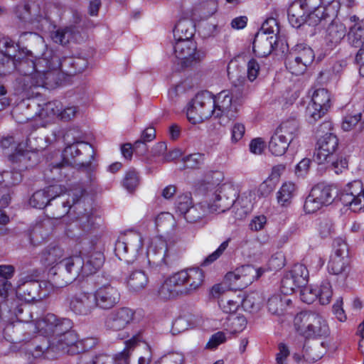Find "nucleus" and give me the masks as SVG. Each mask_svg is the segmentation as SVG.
<instances>
[{"label": "nucleus", "instance_id": "nucleus-18", "mask_svg": "<svg viewBox=\"0 0 364 364\" xmlns=\"http://www.w3.org/2000/svg\"><path fill=\"white\" fill-rule=\"evenodd\" d=\"M235 94L228 90H223L218 94L214 98V113L215 117L226 115L229 118L235 117L237 108L236 102H232Z\"/></svg>", "mask_w": 364, "mask_h": 364}, {"label": "nucleus", "instance_id": "nucleus-37", "mask_svg": "<svg viewBox=\"0 0 364 364\" xmlns=\"http://www.w3.org/2000/svg\"><path fill=\"white\" fill-rule=\"evenodd\" d=\"M174 39L182 41H193L195 26L188 19H181L178 21L173 31Z\"/></svg>", "mask_w": 364, "mask_h": 364}, {"label": "nucleus", "instance_id": "nucleus-51", "mask_svg": "<svg viewBox=\"0 0 364 364\" xmlns=\"http://www.w3.org/2000/svg\"><path fill=\"white\" fill-rule=\"evenodd\" d=\"M324 164L326 165V168L333 170L336 174H338L348 168V160L343 156L335 155V158L326 160Z\"/></svg>", "mask_w": 364, "mask_h": 364}, {"label": "nucleus", "instance_id": "nucleus-3", "mask_svg": "<svg viewBox=\"0 0 364 364\" xmlns=\"http://www.w3.org/2000/svg\"><path fill=\"white\" fill-rule=\"evenodd\" d=\"M299 132V122L294 119L283 122L272 135L268 148L272 154L284 155Z\"/></svg>", "mask_w": 364, "mask_h": 364}, {"label": "nucleus", "instance_id": "nucleus-50", "mask_svg": "<svg viewBox=\"0 0 364 364\" xmlns=\"http://www.w3.org/2000/svg\"><path fill=\"white\" fill-rule=\"evenodd\" d=\"M341 200L345 205H349L353 212L364 209V200L360 202V198H355L345 191L341 195Z\"/></svg>", "mask_w": 364, "mask_h": 364}, {"label": "nucleus", "instance_id": "nucleus-38", "mask_svg": "<svg viewBox=\"0 0 364 364\" xmlns=\"http://www.w3.org/2000/svg\"><path fill=\"white\" fill-rule=\"evenodd\" d=\"M311 191L323 205L331 204L337 194L336 189L332 186L323 183H318L314 186L311 188Z\"/></svg>", "mask_w": 364, "mask_h": 364}, {"label": "nucleus", "instance_id": "nucleus-1", "mask_svg": "<svg viewBox=\"0 0 364 364\" xmlns=\"http://www.w3.org/2000/svg\"><path fill=\"white\" fill-rule=\"evenodd\" d=\"M18 70L25 76L24 81L31 82V86L53 87L61 80V71L59 68H53L48 53L36 60H22Z\"/></svg>", "mask_w": 364, "mask_h": 364}, {"label": "nucleus", "instance_id": "nucleus-39", "mask_svg": "<svg viewBox=\"0 0 364 364\" xmlns=\"http://www.w3.org/2000/svg\"><path fill=\"white\" fill-rule=\"evenodd\" d=\"M328 11V8L321 6L308 11L305 23L311 26H315L318 24L324 26L329 21H331V17L333 16L330 15Z\"/></svg>", "mask_w": 364, "mask_h": 364}, {"label": "nucleus", "instance_id": "nucleus-7", "mask_svg": "<svg viewBox=\"0 0 364 364\" xmlns=\"http://www.w3.org/2000/svg\"><path fill=\"white\" fill-rule=\"evenodd\" d=\"M264 271L252 265H244L234 272H228L225 276V282L233 290H242L250 285L255 279L261 277Z\"/></svg>", "mask_w": 364, "mask_h": 364}, {"label": "nucleus", "instance_id": "nucleus-43", "mask_svg": "<svg viewBox=\"0 0 364 364\" xmlns=\"http://www.w3.org/2000/svg\"><path fill=\"white\" fill-rule=\"evenodd\" d=\"M49 57L52 59V65L53 68H59L62 73L68 75H73V62L74 57H63L48 53Z\"/></svg>", "mask_w": 364, "mask_h": 364}, {"label": "nucleus", "instance_id": "nucleus-32", "mask_svg": "<svg viewBox=\"0 0 364 364\" xmlns=\"http://www.w3.org/2000/svg\"><path fill=\"white\" fill-rule=\"evenodd\" d=\"M252 208L253 203L252 201V194L250 192L242 193L237 199L236 197L235 198L233 210L236 218L242 219L245 218L252 211Z\"/></svg>", "mask_w": 364, "mask_h": 364}, {"label": "nucleus", "instance_id": "nucleus-12", "mask_svg": "<svg viewBox=\"0 0 364 364\" xmlns=\"http://www.w3.org/2000/svg\"><path fill=\"white\" fill-rule=\"evenodd\" d=\"M57 264L60 268L64 269L66 272V275L65 279H63V282H60L58 284L60 286L68 285L72 283L80 274L85 275V259L80 254L65 257Z\"/></svg>", "mask_w": 364, "mask_h": 364}, {"label": "nucleus", "instance_id": "nucleus-36", "mask_svg": "<svg viewBox=\"0 0 364 364\" xmlns=\"http://www.w3.org/2000/svg\"><path fill=\"white\" fill-rule=\"evenodd\" d=\"M325 352L323 342H306L303 347L302 356L306 362H316L323 357Z\"/></svg>", "mask_w": 364, "mask_h": 364}, {"label": "nucleus", "instance_id": "nucleus-57", "mask_svg": "<svg viewBox=\"0 0 364 364\" xmlns=\"http://www.w3.org/2000/svg\"><path fill=\"white\" fill-rule=\"evenodd\" d=\"M323 206V205L322 203L318 198H316L314 193L311 191L309 196L306 197L304 205V210L306 213H314Z\"/></svg>", "mask_w": 364, "mask_h": 364}, {"label": "nucleus", "instance_id": "nucleus-62", "mask_svg": "<svg viewBox=\"0 0 364 364\" xmlns=\"http://www.w3.org/2000/svg\"><path fill=\"white\" fill-rule=\"evenodd\" d=\"M192 198L190 193H186L179 196L176 202L177 210L183 215V214L192 206Z\"/></svg>", "mask_w": 364, "mask_h": 364}, {"label": "nucleus", "instance_id": "nucleus-49", "mask_svg": "<svg viewBox=\"0 0 364 364\" xmlns=\"http://www.w3.org/2000/svg\"><path fill=\"white\" fill-rule=\"evenodd\" d=\"M30 205L36 208L43 209L47 205H51L45 189L36 191L29 200Z\"/></svg>", "mask_w": 364, "mask_h": 364}, {"label": "nucleus", "instance_id": "nucleus-23", "mask_svg": "<svg viewBox=\"0 0 364 364\" xmlns=\"http://www.w3.org/2000/svg\"><path fill=\"white\" fill-rule=\"evenodd\" d=\"M31 153L27 149L26 150H21L18 148L15 153L9 156L10 161L14 164V170L12 175L14 176V181L13 184H16L21 181V171L27 169L30 164L31 159Z\"/></svg>", "mask_w": 364, "mask_h": 364}, {"label": "nucleus", "instance_id": "nucleus-8", "mask_svg": "<svg viewBox=\"0 0 364 364\" xmlns=\"http://www.w3.org/2000/svg\"><path fill=\"white\" fill-rule=\"evenodd\" d=\"M81 155L87 156V160H82L80 167L88 173L90 181L92 183L95 181V177L92 174L94 166L92 164V161L95 156V150L92 146L87 142L77 141L73 144L68 145L63 151L65 158L70 156L72 159H75Z\"/></svg>", "mask_w": 364, "mask_h": 364}, {"label": "nucleus", "instance_id": "nucleus-24", "mask_svg": "<svg viewBox=\"0 0 364 364\" xmlns=\"http://www.w3.org/2000/svg\"><path fill=\"white\" fill-rule=\"evenodd\" d=\"M176 273L167 278L158 290L159 297L164 301L173 299L180 296H185L181 289Z\"/></svg>", "mask_w": 364, "mask_h": 364}, {"label": "nucleus", "instance_id": "nucleus-56", "mask_svg": "<svg viewBox=\"0 0 364 364\" xmlns=\"http://www.w3.org/2000/svg\"><path fill=\"white\" fill-rule=\"evenodd\" d=\"M318 298L322 305L328 304L333 295L331 285L328 281L323 282L317 290Z\"/></svg>", "mask_w": 364, "mask_h": 364}, {"label": "nucleus", "instance_id": "nucleus-31", "mask_svg": "<svg viewBox=\"0 0 364 364\" xmlns=\"http://www.w3.org/2000/svg\"><path fill=\"white\" fill-rule=\"evenodd\" d=\"M329 22L331 23L326 29V39L332 45H337L347 36L346 22H337L333 19V16Z\"/></svg>", "mask_w": 364, "mask_h": 364}, {"label": "nucleus", "instance_id": "nucleus-54", "mask_svg": "<svg viewBox=\"0 0 364 364\" xmlns=\"http://www.w3.org/2000/svg\"><path fill=\"white\" fill-rule=\"evenodd\" d=\"M122 184L128 191H133L139 184L138 173L134 169H129L124 176Z\"/></svg>", "mask_w": 364, "mask_h": 364}, {"label": "nucleus", "instance_id": "nucleus-55", "mask_svg": "<svg viewBox=\"0 0 364 364\" xmlns=\"http://www.w3.org/2000/svg\"><path fill=\"white\" fill-rule=\"evenodd\" d=\"M301 287L297 285L296 280L293 279L289 272H287L281 281V289L284 294H291Z\"/></svg>", "mask_w": 364, "mask_h": 364}, {"label": "nucleus", "instance_id": "nucleus-29", "mask_svg": "<svg viewBox=\"0 0 364 364\" xmlns=\"http://www.w3.org/2000/svg\"><path fill=\"white\" fill-rule=\"evenodd\" d=\"M31 345L28 346L27 350H28L33 358H40L44 356L48 359H53L55 355L53 353L55 352V349L51 348L52 341H50L46 338H36L33 341L31 348Z\"/></svg>", "mask_w": 364, "mask_h": 364}, {"label": "nucleus", "instance_id": "nucleus-53", "mask_svg": "<svg viewBox=\"0 0 364 364\" xmlns=\"http://www.w3.org/2000/svg\"><path fill=\"white\" fill-rule=\"evenodd\" d=\"M242 304L246 311L256 312L260 307V296L257 293L250 294L244 298Z\"/></svg>", "mask_w": 364, "mask_h": 364}, {"label": "nucleus", "instance_id": "nucleus-41", "mask_svg": "<svg viewBox=\"0 0 364 364\" xmlns=\"http://www.w3.org/2000/svg\"><path fill=\"white\" fill-rule=\"evenodd\" d=\"M290 303L291 300L286 296L274 294L269 298L267 305L271 314L279 315Z\"/></svg>", "mask_w": 364, "mask_h": 364}, {"label": "nucleus", "instance_id": "nucleus-20", "mask_svg": "<svg viewBox=\"0 0 364 364\" xmlns=\"http://www.w3.org/2000/svg\"><path fill=\"white\" fill-rule=\"evenodd\" d=\"M345 21L348 28L347 38L349 43L356 48L361 46L364 48V18L351 15Z\"/></svg>", "mask_w": 364, "mask_h": 364}, {"label": "nucleus", "instance_id": "nucleus-33", "mask_svg": "<svg viewBox=\"0 0 364 364\" xmlns=\"http://www.w3.org/2000/svg\"><path fill=\"white\" fill-rule=\"evenodd\" d=\"M177 242L176 236L167 237L166 235H161L153 240L149 238L144 239V248L151 250L154 245V250H168Z\"/></svg>", "mask_w": 364, "mask_h": 364}, {"label": "nucleus", "instance_id": "nucleus-42", "mask_svg": "<svg viewBox=\"0 0 364 364\" xmlns=\"http://www.w3.org/2000/svg\"><path fill=\"white\" fill-rule=\"evenodd\" d=\"M295 185L291 182L283 183L277 193L278 203L282 207H288L295 195Z\"/></svg>", "mask_w": 364, "mask_h": 364}, {"label": "nucleus", "instance_id": "nucleus-25", "mask_svg": "<svg viewBox=\"0 0 364 364\" xmlns=\"http://www.w3.org/2000/svg\"><path fill=\"white\" fill-rule=\"evenodd\" d=\"M144 248V239L136 232L122 234L115 242L114 250H141Z\"/></svg>", "mask_w": 364, "mask_h": 364}, {"label": "nucleus", "instance_id": "nucleus-52", "mask_svg": "<svg viewBox=\"0 0 364 364\" xmlns=\"http://www.w3.org/2000/svg\"><path fill=\"white\" fill-rule=\"evenodd\" d=\"M228 319V327L232 333L241 332L246 327L247 321L244 316L230 315Z\"/></svg>", "mask_w": 364, "mask_h": 364}, {"label": "nucleus", "instance_id": "nucleus-64", "mask_svg": "<svg viewBox=\"0 0 364 364\" xmlns=\"http://www.w3.org/2000/svg\"><path fill=\"white\" fill-rule=\"evenodd\" d=\"M299 289L301 300L304 303L311 304L318 298L316 289H313L306 285Z\"/></svg>", "mask_w": 364, "mask_h": 364}, {"label": "nucleus", "instance_id": "nucleus-4", "mask_svg": "<svg viewBox=\"0 0 364 364\" xmlns=\"http://www.w3.org/2000/svg\"><path fill=\"white\" fill-rule=\"evenodd\" d=\"M214 103L213 96L209 92L198 93L187 106L188 121L195 124L212 117Z\"/></svg>", "mask_w": 364, "mask_h": 364}, {"label": "nucleus", "instance_id": "nucleus-6", "mask_svg": "<svg viewBox=\"0 0 364 364\" xmlns=\"http://www.w3.org/2000/svg\"><path fill=\"white\" fill-rule=\"evenodd\" d=\"M314 58L315 54L311 47L305 44H298L287 56L285 65L291 74L302 75L311 65Z\"/></svg>", "mask_w": 364, "mask_h": 364}, {"label": "nucleus", "instance_id": "nucleus-27", "mask_svg": "<svg viewBox=\"0 0 364 364\" xmlns=\"http://www.w3.org/2000/svg\"><path fill=\"white\" fill-rule=\"evenodd\" d=\"M80 36L79 28L76 26H67L60 27L50 33V38L53 41L61 46L77 41Z\"/></svg>", "mask_w": 364, "mask_h": 364}, {"label": "nucleus", "instance_id": "nucleus-35", "mask_svg": "<svg viewBox=\"0 0 364 364\" xmlns=\"http://www.w3.org/2000/svg\"><path fill=\"white\" fill-rule=\"evenodd\" d=\"M14 273L12 265H0V298L1 299L11 298V284L9 282ZM11 298H14L13 296Z\"/></svg>", "mask_w": 364, "mask_h": 364}, {"label": "nucleus", "instance_id": "nucleus-61", "mask_svg": "<svg viewBox=\"0 0 364 364\" xmlns=\"http://www.w3.org/2000/svg\"><path fill=\"white\" fill-rule=\"evenodd\" d=\"M98 343L96 338H86L79 340L78 346H75L72 350V353H77V354L83 353L93 348Z\"/></svg>", "mask_w": 364, "mask_h": 364}, {"label": "nucleus", "instance_id": "nucleus-22", "mask_svg": "<svg viewBox=\"0 0 364 364\" xmlns=\"http://www.w3.org/2000/svg\"><path fill=\"white\" fill-rule=\"evenodd\" d=\"M350 264L348 252H331L328 262L329 273L341 275L344 280L346 278V270Z\"/></svg>", "mask_w": 364, "mask_h": 364}, {"label": "nucleus", "instance_id": "nucleus-59", "mask_svg": "<svg viewBox=\"0 0 364 364\" xmlns=\"http://www.w3.org/2000/svg\"><path fill=\"white\" fill-rule=\"evenodd\" d=\"M184 166L186 168H198L204 163V154L194 153L183 159Z\"/></svg>", "mask_w": 364, "mask_h": 364}, {"label": "nucleus", "instance_id": "nucleus-63", "mask_svg": "<svg viewBox=\"0 0 364 364\" xmlns=\"http://www.w3.org/2000/svg\"><path fill=\"white\" fill-rule=\"evenodd\" d=\"M286 259L282 252H276L269 260V266L272 270L277 271L285 266Z\"/></svg>", "mask_w": 364, "mask_h": 364}, {"label": "nucleus", "instance_id": "nucleus-14", "mask_svg": "<svg viewBox=\"0 0 364 364\" xmlns=\"http://www.w3.org/2000/svg\"><path fill=\"white\" fill-rule=\"evenodd\" d=\"M317 145L314 160L318 164H325L326 160L335 158L334 152L338 148V139L335 134L327 132L318 139Z\"/></svg>", "mask_w": 364, "mask_h": 364}, {"label": "nucleus", "instance_id": "nucleus-34", "mask_svg": "<svg viewBox=\"0 0 364 364\" xmlns=\"http://www.w3.org/2000/svg\"><path fill=\"white\" fill-rule=\"evenodd\" d=\"M156 226L159 232L167 237L175 236L174 228L176 222L173 215L169 213H161L156 218Z\"/></svg>", "mask_w": 364, "mask_h": 364}, {"label": "nucleus", "instance_id": "nucleus-60", "mask_svg": "<svg viewBox=\"0 0 364 364\" xmlns=\"http://www.w3.org/2000/svg\"><path fill=\"white\" fill-rule=\"evenodd\" d=\"M191 321V317L188 318L186 316H180L177 318L173 323V333H179L188 329L189 328H192L193 326V323Z\"/></svg>", "mask_w": 364, "mask_h": 364}, {"label": "nucleus", "instance_id": "nucleus-16", "mask_svg": "<svg viewBox=\"0 0 364 364\" xmlns=\"http://www.w3.org/2000/svg\"><path fill=\"white\" fill-rule=\"evenodd\" d=\"M95 309L109 310L115 306L120 300V294L117 289L111 285H104L98 288L93 294Z\"/></svg>", "mask_w": 364, "mask_h": 364}, {"label": "nucleus", "instance_id": "nucleus-11", "mask_svg": "<svg viewBox=\"0 0 364 364\" xmlns=\"http://www.w3.org/2000/svg\"><path fill=\"white\" fill-rule=\"evenodd\" d=\"M237 193V190L232 185L223 184L215 193L213 200L208 201L207 208L211 213H223L233 208Z\"/></svg>", "mask_w": 364, "mask_h": 364}, {"label": "nucleus", "instance_id": "nucleus-44", "mask_svg": "<svg viewBox=\"0 0 364 364\" xmlns=\"http://www.w3.org/2000/svg\"><path fill=\"white\" fill-rule=\"evenodd\" d=\"M208 201L205 200L198 205H192L183 214L184 218L188 223H195L202 218L205 214L210 213L207 208Z\"/></svg>", "mask_w": 364, "mask_h": 364}, {"label": "nucleus", "instance_id": "nucleus-15", "mask_svg": "<svg viewBox=\"0 0 364 364\" xmlns=\"http://www.w3.org/2000/svg\"><path fill=\"white\" fill-rule=\"evenodd\" d=\"M70 310L77 316L90 315L95 309V300L92 293L80 291L68 299Z\"/></svg>", "mask_w": 364, "mask_h": 364}, {"label": "nucleus", "instance_id": "nucleus-58", "mask_svg": "<svg viewBox=\"0 0 364 364\" xmlns=\"http://www.w3.org/2000/svg\"><path fill=\"white\" fill-rule=\"evenodd\" d=\"M326 112L327 110H323L322 107L316 106L311 102L306 107V116L309 122L313 123L321 119Z\"/></svg>", "mask_w": 364, "mask_h": 364}, {"label": "nucleus", "instance_id": "nucleus-26", "mask_svg": "<svg viewBox=\"0 0 364 364\" xmlns=\"http://www.w3.org/2000/svg\"><path fill=\"white\" fill-rule=\"evenodd\" d=\"M78 343L77 333L71 330L61 337L53 338L51 348L55 349V352L62 351L69 355H75L77 353H72V350L78 346Z\"/></svg>", "mask_w": 364, "mask_h": 364}, {"label": "nucleus", "instance_id": "nucleus-40", "mask_svg": "<svg viewBox=\"0 0 364 364\" xmlns=\"http://www.w3.org/2000/svg\"><path fill=\"white\" fill-rule=\"evenodd\" d=\"M89 252L90 255L87 257L86 260L85 261V275L95 273L102 267L105 259L103 252Z\"/></svg>", "mask_w": 364, "mask_h": 364}, {"label": "nucleus", "instance_id": "nucleus-9", "mask_svg": "<svg viewBox=\"0 0 364 364\" xmlns=\"http://www.w3.org/2000/svg\"><path fill=\"white\" fill-rule=\"evenodd\" d=\"M73 321L69 318H58L54 314H48L36 321L35 329L53 338L61 337L73 328Z\"/></svg>", "mask_w": 364, "mask_h": 364}, {"label": "nucleus", "instance_id": "nucleus-47", "mask_svg": "<svg viewBox=\"0 0 364 364\" xmlns=\"http://www.w3.org/2000/svg\"><path fill=\"white\" fill-rule=\"evenodd\" d=\"M311 102L316 106L322 107L323 110L328 111L331 105V95L326 89H317L313 93Z\"/></svg>", "mask_w": 364, "mask_h": 364}, {"label": "nucleus", "instance_id": "nucleus-10", "mask_svg": "<svg viewBox=\"0 0 364 364\" xmlns=\"http://www.w3.org/2000/svg\"><path fill=\"white\" fill-rule=\"evenodd\" d=\"M185 296L199 290L204 283L205 274L199 267H191L176 273Z\"/></svg>", "mask_w": 364, "mask_h": 364}, {"label": "nucleus", "instance_id": "nucleus-17", "mask_svg": "<svg viewBox=\"0 0 364 364\" xmlns=\"http://www.w3.org/2000/svg\"><path fill=\"white\" fill-rule=\"evenodd\" d=\"M173 46L174 54L181 62L183 67H188L199 59V55L196 52V43L193 41H182L175 39Z\"/></svg>", "mask_w": 364, "mask_h": 364}, {"label": "nucleus", "instance_id": "nucleus-2", "mask_svg": "<svg viewBox=\"0 0 364 364\" xmlns=\"http://www.w3.org/2000/svg\"><path fill=\"white\" fill-rule=\"evenodd\" d=\"M294 323L296 331L306 338H323L329 334L326 321L314 312L304 311L296 314Z\"/></svg>", "mask_w": 364, "mask_h": 364}, {"label": "nucleus", "instance_id": "nucleus-30", "mask_svg": "<svg viewBox=\"0 0 364 364\" xmlns=\"http://www.w3.org/2000/svg\"><path fill=\"white\" fill-rule=\"evenodd\" d=\"M308 11L302 7V4L293 1L287 10L288 21L292 27L299 28L306 21Z\"/></svg>", "mask_w": 364, "mask_h": 364}, {"label": "nucleus", "instance_id": "nucleus-48", "mask_svg": "<svg viewBox=\"0 0 364 364\" xmlns=\"http://www.w3.org/2000/svg\"><path fill=\"white\" fill-rule=\"evenodd\" d=\"M288 272L296 280L297 285H300L301 287L306 285L309 279V271L304 264H296Z\"/></svg>", "mask_w": 364, "mask_h": 364}, {"label": "nucleus", "instance_id": "nucleus-13", "mask_svg": "<svg viewBox=\"0 0 364 364\" xmlns=\"http://www.w3.org/2000/svg\"><path fill=\"white\" fill-rule=\"evenodd\" d=\"M44 189L47 193L50 203L52 201L57 200V203L60 204L62 208L60 215L68 214L71 207L75 204L82 196V191H81L79 196L73 194V196L70 197V195L68 194V198H65L66 188L60 184H53Z\"/></svg>", "mask_w": 364, "mask_h": 364}, {"label": "nucleus", "instance_id": "nucleus-46", "mask_svg": "<svg viewBox=\"0 0 364 364\" xmlns=\"http://www.w3.org/2000/svg\"><path fill=\"white\" fill-rule=\"evenodd\" d=\"M26 328L25 324L18 323L17 324L9 323L4 329V336L5 339L13 343H20L26 341L21 338L19 335L23 329Z\"/></svg>", "mask_w": 364, "mask_h": 364}, {"label": "nucleus", "instance_id": "nucleus-5", "mask_svg": "<svg viewBox=\"0 0 364 364\" xmlns=\"http://www.w3.org/2000/svg\"><path fill=\"white\" fill-rule=\"evenodd\" d=\"M21 58L19 46L8 37L0 38V75H5L19 68Z\"/></svg>", "mask_w": 364, "mask_h": 364}, {"label": "nucleus", "instance_id": "nucleus-21", "mask_svg": "<svg viewBox=\"0 0 364 364\" xmlns=\"http://www.w3.org/2000/svg\"><path fill=\"white\" fill-rule=\"evenodd\" d=\"M144 256L151 268L159 270L172 267L178 259L176 252H146Z\"/></svg>", "mask_w": 364, "mask_h": 364}, {"label": "nucleus", "instance_id": "nucleus-45", "mask_svg": "<svg viewBox=\"0 0 364 364\" xmlns=\"http://www.w3.org/2000/svg\"><path fill=\"white\" fill-rule=\"evenodd\" d=\"M148 284V277L142 271L132 272L128 279L127 286L132 291H139L144 289Z\"/></svg>", "mask_w": 364, "mask_h": 364}, {"label": "nucleus", "instance_id": "nucleus-19", "mask_svg": "<svg viewBox=\"0 0 364 364\" xmlns=\"http://www.w3.org/2000/svg\"><path fill=\"white\" fill-rule=\"evenodd\" d=\"M134 311L127 307H122L112 311L107 317L105 325L112 331L124 329L134 319Z\"/></svg>", "mask_w": 364, "mask_h": 364}, {"label": "nucleus", "instance_id": "nucleus-28", "mask_svg": "<svg viewBox=\"0 0 364 364\" xmlns=\"http://www.w3.org/2000/svg\"><path fill=\"white\" fill-rule=\"evenodd\" d=\"M275 43L274 36H268L265 33H257L252 43L253 51L258 57H266L272 52Z\"/></svg>", "mask_w": 364, "mask_h": 364}]
</instances>
